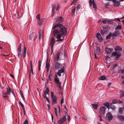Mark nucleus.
Segmentation results:
<instances>
[{
  "label": "nucleus",
  "instance_id": "obj_1",
  "mask_svg": "<svg viewBox=\"0 0 124 124\" xmlns=\"http://www.w3.org/2000/svg\"><path fill=\"white\" fill-rule=\"evenodd\" d=\"M52 29L54 30L53 31V36L56 37V35H60L62 37L66 35L67 33V29L62 24L58 23L53 26Z\"/></svg>",
  "mask_w": 124,
  "mask_h": 124
},
{
  "label": "nucleus",
  "instance_id": "obj_2",
  "mask_svg": "<svg viewBox=\"0 0 124 124\" xmlns=\"http://www.w3.org/2000/svg\"><path fill=\"white\" fill-rule=\"evenodd\" d=\"M11 92L13 95L14 98H15V93L13 90L8 87L6 88V91H3L2 92V95L5 100L8 99L9 97L8 95H10Z\"/></svg>",
  "mask_w": 124,
  "mask_h": 124
},
{
  "label": "nucleus",
  "instance_id": "obj_3",
  "mask_svg": "<svg viewBox=\"0 0 124 124\" xmlns=\"http://www.w3.org/2000/svg\"><path fill=\"white\" fill-rule=\"evenodd\" d=\"M51 94L52 101V104L53 105L57 103L58 97L55 95L54 93L53 92H51Z\"/></svg>",
  "mask_w": 124,
  "mask_h": 124
},
{
  "label": "nucleus",
  "instance_id": "obj_4",
  "mask_svg": "<svg viewBox=\"0 0 124 124\" xmlns=\"http://www.w3.org/2000/svg\"><path fill=\"white\" fill-rule=\"evenodd\" d=\"M32 61L31 60L30 61V64L31 70H30L29 72V78H30V77H36V75H34L33 70L32 66Z\"/></svg>",
  "mask_w": 124,
  "mask_h": 124
},
{
  "label": "nucleus",
  "instance_id": "obj_5",
  "mask_svg": "<svg viewBox=\"0 0 124 124\" xmlns=\"http://www.w3.org/2000/svg\"><path fill=\"white\" fill-rule=\"evenodd\" d=\"M61 54L60 52L57 53L53 56V61L54 62H58L59 60L60 55Z\"/></svg>",
  "mask_w": 124,
  "mask_h": 124
},
{
  "label": "nucleus",
  "instance_id": "obj_6",
  "mask_svg": "<svg viewBox=\"0 0 124 124\" xmlns=\"http://www.w3.org/2000/svg\"><path fill=\"white\" fill-rule=\"evenodd\" d=\"M54 68L56 70L61 69L62 67V65L58 62H54Z\"/></svg>",
  "mask_w": 124,
  "mask_h": 124
},
{
  "label": "nucleus",
  "instance_id": "obj_7",
  "mask_svg": "<svg viewBox=\"0 0 124 124\" xmlns=\"http://www.w3.org/2000/svg\"><path fill=\"white\" fill-rule=\"evenodd\" d=\"M112 56H116V60L118 59L121 56V54L119 52H114L112 54Z\"/></svg>",
  "mask_w": 124,
  "mask_h": 124
},
{
  "label": "nucleus",
  "instance_id": "obj_8",
  "mask_svg": "<svg viewBox=\"0 0 124 124\" xmlns=\"http://www.w3.org/2000/svg\"><path fill=\"white\" fill-rule=\"evenodd\" d=\"M39 37V39H43L44 36V31L43 30L39 29L38 31Z\"/></svg>",
  "mask_w": 124,
  "mask_h": 124
},
{
  "label": "nucleus",
  "instance_id": "obj_9",
  "mask_svg": "<svg viewBox=\"0 0 124 124\" xmlns=\"http://www.w3.org/2000/svg\"><path fill=\"white\" fill-rule=\"evenodd\" d=\"M54 80L56 84H57V87L60 90L62 89V87L61 86V82L59 81V80L58 78H55Z\"/></svg>",
  "mask_w": 124,
  "mask_h": 124
},
{
  "label": "nucleus",
  "instance_id": "obj_10",
  "mask_svg": "<svg viewBox=\"0 0 124 124\" xmlns=\"http://www.w3.org/2000/svg\"><path fill=\"white\" fill-rule=\"evenodd\" d=\"M22 44L21 43H19L18 48L17 49V50L19 51L18 53V56L19 58H21L22 51H21Z\"/></svg>",
  "mask_w": 124,
  "mask_h": 124
},
{
  "label": "nucleus",
  "instance_id": "obj_11",
  "mask_svg": "<svg viewBox=\"0 0 124 124\" xmlns=\"http://www.w3.org/2000/svg\"><path fill=\"white\" fill-rule=\"evenodd\" d=\"M66 117L65 116L57 121L58 124H63L66 121Z\"/></svg>",
  "mask_w": 124,
  "mask_h": 124
},
{
  "label": "nucleus",
  "instance_id": "obj_12",
  "mask_svg": "<svg viewBox=\"0 0 124 124\" xmlns=\"http://www.w3.org/2000/svg\"><path fill=\"white\" fill-rule=\"evenodd\" d=\"M106 108L104 107H101L99 110V113L101 116H102L105 113Z\"/></svg>",
  "mask_w": 124,
  "mask_h": 124
},
{
  "label": "nucleus",
  "instance_id": "obj_13",
  "mask_svg": "<svg viewBox=\"0 0 124 124\" xmlns=\"http://www.w3.org/2000/svg\"><path fill=\"white\" fill-rule=\"evenodd\" d=\"M65 67L63 66V67L59 70L57 72V74L59 76H61V74L63 73H64L65 72Z\"/></svg>",
  "mask_w": 124,
  "mask_h": 124
},
{
  "label": "nucleus",
  "instance_id": "obj_14",
  "mask_svg": "<svg viewBox=\"0 0 124 124\" xmlns=\"http://www.w3.org/2000/svg\"><path fill=\"white\" fill-rule=\"evenodd\" d=\"M65 67L63 66V67L59 70L57 72V74L59 76H61V74L63 73H64L65 72Z\"/></svg>",
  "mask_w": 124,
  "mask_h": 124
},
{
  "label": "nucleus",
  "instance_id": "obj_15",
  "mask_svg": "<svg viewBox=\"0 0 124 124\" xmlns=\"http://www.w3.org/2000/svg\"><path fill=\"white\" fill-rule=\"evenodd\" d=\"M96 36L98 40L100 42H101L103 40V39L99 33H97L96 34Z\"/></svg>",
  "mask_w": 124,
  "mask_h": 124
},
{
  "label": "nucleus",
  "instance_id": "obj_16",
  "mask_svg": "<svg viewBox=\"0 0 124 124\" xmlns=\"http://www.w3.org/2000/svg\"><path fill=\"white\" fill-rule=\"evenodd\" d=\"M55 40L54 38L53 37H52L51 40L50 41L49 45L51 46V47H53Z\"/></svg>",
  "mask_w": 124,
  "mask_h": 124
},
{
  "label": "nucleus",
  "instance_id": "obj_17",
  "mask_svg": "<svg viewBox=\"0 0 124 124\" xmlns=\"http://www.w3.org/2000/svg\"><path fill=\"white\" fill-rule=\"evenodd\" d=\"M56 38L57 39L55 40V41H63L64 39V37H62V38H61V37L60 35H56Z\"/></svg>",
  "mask_w": 124,
  "mask_h": 124
},
{
  "label": "nucleus",
  "instance_id": "obj_18",
  "mask_svg": "<svg viewBox=\"0 0 124 124\" xmlns=\"http://www.w3.org/2000/svg\"><path fill=\"white\" fill-rule=\"evenodd\" d=\"M119 32L118 31L116 30L113 33H112V37L113 38L114 37H116L119 34Z\"/></svg>",
  "mask_w": 124,
  "mask_h": 124
},
{
  "label": "nucleus",
  "instance_id": "obj_19",
  "mask_svg": "<svg viewBox=\"0 0 124 124\" xmlns=\"http://www.w3.org/2000/svg\"><path fill=\"white\" fill-rule=\"evenodd\" d=\"M36 36L35 37H34L33 34H31L27 36V38L28 39L30 40L33 39V40H35V38H36Z\"/></svg>",
  "mask_w": 124,
  "mask_h": 124
},
{
  "label": "nucleus",
  "instance_id": "obj_20",
  "mask_svg": "<svg viewBox=\"0 0 124 124\" xmlns=\"http://www.w3.org/2000/svg\"><path fill=\"white\" fill-rule=\"evenodd\" d=\"M113 116L110 112H108L106 115V118L109 120H111Z\"/></svg>",
  "mask_w": 124,
  "mask_h": 124
},
{
  "label": "nucleus",
  "instance_id": "obj_21",
  "mask_svg": "<svg viewBox=\"0 0 124 124\" xmlns=\"http://www.w3.org/2000/svg\"><path fill=\"white\" fill-rule=\"evenodd\" d=\"M121 115L120 113H119L118 114L117 118L121 121H124V114L123 116H121Z\"/></svg>",
  "mask_w": 124,
  "mask_h": 124
},
{
  "label": "nucleus",
  "instance_id": "obj_22",
  "mask_svg": "<svg viewBox=\"0 0 124 124\" xmlns=\"http://www.w3.org/2000/svg\"><path fill=\"white\" fill-rule=\"evenodd\" d=\"M113 2L114 3V5L117 6H118L120 5V1H116V0H112Z\"/></svg>",
  "mask_w": 124,
  "mask_h": 124
},
{
  "label": "nucleus",
  "instance_id": "obj_23",
  "mask_svg": "<svg viewBox=\"0 0 124 124\" xmlns=\"http://www.w3.org/2000/svg\"><path fill=\"white\" fill-rule=\"evenodd\" d=\"M122 48L118 46H116L115 48V52H117V51H122Z\"/></svg>",
  "mask_w": 124,
  "mask_h": 124
},
{
  "label": "nucleus",
  "instance_id": "obj_24",
  "mask_svg": "<svg viewBox=\"0 0 124 124\" xmlns=\"http://www.w3.org/2000/svg\"><path fill=\"white\" fill-rule=\"evenodd\" d=\"M113 103L115 104L117 103H121L122 102V101L120 100H118L116 99H114L112 101Z\"/></svg>",
  "mask_w": 124,
  "mask_h": 124
},
{
  "label": "nucleus",
  "instance_id": "obj_25",
  "mask_svg": "<svg viewBox=\"0 0 124 124\" xmlns=\"http://www.w3.org/2000/svg\"><path fill=\"white\" fill-rule=\"evenodd\" d=\"M52 13H54V10L56 6L54 4H52L51 5Z\"/></svg>",
  "mask_w": 124,
  "mask_h": 124
},
{
  "label": "nucleus",
  "instance_id": "obj_26",
  "mask_svg": "<svg viewBox=\"0 0 124 124\" xmlns=\"http://www.w3.org/2000/svg\"><path fill=\"white\" fill-rule=\"evenodd\" d=\"M26 48L25 46H24L23 51V58H24L26 54Z\"/></svg>",
  "mask_w": 124,
  "mask_h": 124
},
{
  "label": "nucleus",
  "instance_id": "obj_27",
  "mask_svg": "<svg viewBox=\"0 0 124 124\" xmlns=\"http://www.w3.org/2000/svg\"><path fill=\"white\" fill-rule=\"evenodd\" d=\"M58 21L60 23H62L64 21L63 18L61 16L59 17L58 18Z\"/></svg>",
  "mask_w": 124,
  "mask_h": 124
},
{
  "label": "nucleus",
  "instance_id": "obj_28",
  "mask_svg": "<svg viewBox=\"0 0 124 124\" xmlns=\"http://www.w3.org/2000/svg\"><path fill=\"white\" fill-rule=\"evenodd\" d=\"M111 51V49L110 48H106L105 49V51L107 54H109Z\"/></svg>",
  "mask_w": 124,
  "mask_h": 124
},
{
  "label": "nucleus",
  "instance_id": "obj_29",
  "mask_svg": "<svg viewBox=\"0 0 124 124\" xmlns=\"http://www.w3.org/2000/svg\"><path fill=\"white\" fill-rule=\"evenodd\" d=\"M122 29V27L121 25H117L116 27L115 28V30H120Z\"/></svg>",
  "mask_w": 124,
  "mask_h": 124
},
{
  "label": "nucleus",
  "instance_id": "obj_30",
  "mask_svg": "<svg viewBox=\"0 0 124 124\" xmlns=\"http://www.w3.org/2000/svg\"><path fill=\"white\" fill-rule=\"evenodd\" d=\"M43 19H39V21L38 22V24L40 25H42L43 24Z\"/></svg>",
  "mask_w": 124,
  "mask_h": 124
},
{
  "label": "nucleus",
  "instance_id": "obj_31",
  "mask_svg": "<svg viewBox=\"0 0 124 124\" xmlns=\"http://www.w3.org/2000/svg\"><path fill=\"white\" fill-rule=\"evenodd\" d=\"M91 105L94 109H96L98 107V105L97 104H91Z\"/></svg>",
  "mask_w": 124,
  "mask_h": 124
},
{
  "label": "nucleus",
  "instance_id": "obj_32",
  "mask_svg": "<svg viewBox=\"0 0 124 124\" xmlns=\"http://www.w3.org/2000/svg\"><path fill=\"white\" fill-rule=\"evenodd\" d=\"M93 6V8L95 9L97 8L96 4L94 0H92Z\"/></svg>",
  "mask_w": 124,
  "mask_h": 124
},
{
  "label": "nucleus",
  "instance_id": "obj_33",
  "mask_svg": "<svg viewBox=\"0 0 124 124\" xmlns=\"http://www.w3.org/2000/svg\"><path fill=\"white\" fill-rule=\"evenodd\" d=\"M111 37H112V32H110L108 35H107L106 37V39H109Z\"/></svg>",
  "mask_w": 124,
  "mask_h": 124
},
{
  "label": "nucleus",
  "instance_id": "obj_34",
  "mask_svg": "<svg viewBox=\"0 0 124 124\" xmlns=\"http://www.w3.org/2000/svg\"><path fill=\"white\" fill-rule=\"evenodd\" d=\"M103 105L105 106H106L108 108H109L110 104L108 102H105L103 103Z\"/></svg>",
  "mask_w": 124,
  "mask_h": 124
},
{
  "label": "nucleus",
  "instance_id": "obj_35",
  "mask_svg": "<svg viewBox=\"0 0 124 124\" xmlns=\"http://www.w3.org/2000/svg\"><path fill=\"white\" fill-rule=\"evenodd\" d=\"M110 108L112 110H114L115 108V107L112 104H111L109 105V106Z\"/></svg>",
  "mask_w": 124,
  "mask_h": 124
},
{
  "label": "nucleus",
  "instance_id": "obj_36",
  "mask_svg": "<svg viewBox=\"0 0 124 124\" xmlns=\"http://www.w3.org/2000/svg\"><path fill=\"white\" fill-rule=\"evenodd\" d=\"M42 61L40 60H39V71L40 70V67L41 66Z\"/></svg>",
  "mask_w": 124,
  "mask_h": 124
},
{
  "label": "nucleus",
  "instance_id": "obj_37",
  "mask_svg": "<svg viewBox=\"0 0 124 124\" xmlns=\"http://www.w3.org/2000/svg\"><path fill=\"white\" fill-rule=\"evenodd\" d=\"M46 90H45L44 92L45 93H47V94H48L49 93V88L48 87H46Z\"/></svg>",
  "mask_w": 124,
  "mask_h": 124
},
{
  "label": "nucleus",
  "instance_id": "obj_38",
  "mask_svg": "<svg viewBox=\"0 0 124 124\" xmlns=\"http://www.w3.org/2000/svg\"><path fill=\"white\" fill-rule=\"evenodd\" d=\"M50 65L49 63L48 62L47 60L46 63V68H49Z\"/></svg>",
  "mask_w": 124,
  "mask_h": 124
},
{
  "label": "nucleus",
  "instance_id": "obj_39",
  "mask_svg": "<svg viewBox=\"0 0 124 124\" xmlns=\"http://www.w3.org/2000/svg\"><path fill=\"white\" fill-rule=\"evenodd\" d=\"M120 96H124V92L122 90H121L120 91Z\"/></svg>",
  "mask_w": 124,
  "mask_h": 124
},
{
  "label": "nucleus",
  "instance_id": "obj_40",
  "mask_svg": "<svg viewBox=\"0 0 124 124\" xmlns=\"http://www.w3.org/2000/svg\"><path fill=\"white\" fill-rule=\"evenodd\" d=\"M76 9V7H75L72 10V14L73 15L75 16V10Z\"/></svg>",
  "mask_w": 124,
  "mask_h": 124
},
{
  "label": "nucleus",
  "instance_id": "obj_41",
  "mask_svg": "<svg viewBox=\"0 0 124 124\" xmlns=\"http://www.w3.org/2000/svg\"><path fill=\"white\" fill-rule=\"evenodd\" d=\"M119 113L121 114L123 112V108H120L119 109Z\"/></svg>",
  "mask_w": 124,
  "mask_h": 124
},
{
  "label": "nucleus",
  "instance_id": "obj_42",
  "mask_svg": "<svg viewBox=\"0 0 124 124\" xmlns=\"http://www.w3.org/2000/svg\"><path fill=\"white\" fill-rule=\"evenodd\" d=\"M54 112H55V116H58V115L57 113V109L56 108H54Z\"/></svg>",
  "mask_w": 124,
  "mask_h": 124
},
{
  "label": "nucleus",
  "instance_id": "obj_43",
  "mask_svg": "<svg viewBox=\"0 0 124 124\" xmlns=\"http://www.w3.org/2000/svg\"><path fill=\"white\" fill-rule=\"evenodd\" d=\"M119 72L122 75H123L124 76V69L121 70L119 71Z\"/></svg>",
  "mask_w": 124,
  "mask_h": 124
},
{
  "label": "nucleus",
  "instance_id": "obj_44",
  "mask_svg": "<svg viewBox=\"0 0 124 124\" xmlns=\"http://www.w3.org/2000/svg\"><path fill=\"white\" fill-rule=\"evenodd\" d=\"M96 50L98 53H100V49L99 47H96Z\"/></svg>",
  "mask_w": 124,
  "mask_h": 124
},
{
  "label": "nucleus",
  "instance_id": "obj_45",
  "mask_svg": "<svg viewBox=\"0 0 124 124\" xmlns=\"http://www.w3.org/2000/svg\"><path fill=\"white\" fill-rule=\"evenodd\" d=\"M19 104L21 105V107H22L23 109L24 108V107L22 103L20 101L19 102Z\"/></svg>",
  "mask_w": 124,
  "mask_h": 124
},
{
  "label": "nucleus",
  "instance_id": "obj_46",
  "mask_svg": "<svg viewBox=\"0 0 124 124\" xmlns=\"http://www.w3.org/2000/svg\"><path fill=\"white\" fill-rule=\"evenodd\" d=\"M77 1V0H73L71 3L70 5H73Z\"/></svg>",
  "mask_w": 124,
  "mask_h": 124
},
{
  "label": "nucleus",
  "instance_id": "obj_47",
  "mask_svg": "<svg viewBox=\"0 0 124 124\" xmlns=\"http://www.w3.org/2000/svg\"><path fill=\"white\" fill-rule=\"evenodd\" d=\"M80 6H81V5L80 4H78V5L77 7V10H79L80 9Z\"/></svg>",
  "mask_w": 124,
  "mask_h": 124
},
{
  "label": "nucleus",
  "instance_id": "obj_48",
  "mask_svg": "<svg viewBox=\"0 0 124 124\" xmlns=\"http://www.w3.org/2000/svg\"><path fill=\"white\" fill-rule=\"evenodd\" d=\"M107 23L108 24H111L112 23V21L111 20H108L107 21Z\"/></svg>",
  "mask_w": 124,
  "mask_h": 124
},
{
  "label": "nucleus",
  "instance_id": "obj_49",
  "mask_svg": "<svg viewBox=\"0 0 124 124\" xmlns=\"http://www.w3.org/2000/svg\"><path fill=\"white\" fill-rule=\"evenodd\" d=\"M63 97H62L61 99V104L62 105V103H63Z\"/></svg>",
  "mask_w": 124,
  "mask_h": 124
},
{
  "label": "nucleus",
  "instance_id": "obj_50",
  "mask_svg": "<svg viewBox=\"0 0 124 124\" xmlns=\"http://www.w3.org/2000/svg\"><path fill=\"white\" fill-rule=\"evenodd\" d=\"M51 52L50 54H52V53L53 52V47H51Z\"/></svg>",
  "mask_w": 124,
  "mask_h": 124
},
{
  "label": "nucleus",
  "instance_id": "obj_51",
  "mask_svg": "<svg viewBox=\"0 0 124 124\" xmlns=\"http://www.w3.org/2000/svg\"><path fill=\"white\" fill-rule=\"evenodd\" d=\"M28 122L27 120H26L24 122L23 124H28Z\"/></svg>",
  "mask_w": 124,
  "mask_h": 124
},
{
  "label": "nucleus",
  "instance_id": "obj_52",
  "mask_svg": "<svg viewBox=\"0 0 124 124\" xmlns=\"http://www.w3.org/2000/svg\"><path fill=\"white\" fill-rule=\"evenodd\" d=\"M36 18L38 20L40 19V15L38 14V15H37L36 16Z\"/></svg>",
  "mask_w": 124,
  "mask_h": 124
},
{
  "label": "nucleus",
  "instance_id": "obj_53",
  "mask_svg": "<svg viewBox=\"0 0 124 124\" xmlns=\"http://www.w3.org/2000/svg\"><path fill=\"white\" fill-rule=\"evenodd\" d=\"M60 6L59 5H57V8L56 9V10L57 11H58L59 8Z\"/></svg>",
  "mask_w": 124,
  "mask_h": 124
},
{
  "label": "nucleus",
  "instance_id": "obj_54",
  "mask_svg": "<svg viewBox=\"0 0 124 124\" xmlns=\"http://www.w3.org/2000/svg\"><path fill=\"white\" fill-rule=\"evenodd\" d=\"M43 96L44 98H46V97H46V93H45L44 92Z\"/></svg>",
  "mask_w": 124,
  "mask_h": 124
},
{
  "label": "nucleus",
  "instance_id": "obj_55",
  "mask_svg": "<svg viewBox=\"0 0 124 124\" xmlns=\"http://www.w3.org/2000/svg\"><path fill=\"white\" fill-rule=\"evenodd\" d=\"M52 73H49V74L48 77V78H51L52 76Z\"/></svg>",
  "mask_w": 124,
  "mask_h": 124
},
{
  "label": "nucleus",
  "instance_id": "obj_56",
  "mask_svg": "<svg viewBox=\"0 0 124 124\" xmlns=\"http://www.w3.org/2000/svg\"><path fill=\"white\" fill-rule=\"evenodd\" d=\"M51 80V78H48L47 79V83H48L49 81H50Z\"/></svg>",
  "mask_w": 124,
  "mask_h": 124
},
{
  "label": "nucleus",
  "instance_id": "obj_57",
  "mask_svg": "<svg viewBox=\"0 0 124 124\" xmlns=\"http://www.w3.org/2000/svg\"><path fill=\"white\" fill-rule=\"evenodd\" d=\"M21 17H22V16H20L19 15H17V17L19 19H20V18H21Z\"/></svg>",
  "mask_w": 124,
  "mask_h": 124
},
{
  "label": "nucleus",
  "instance_id": "obj_58",
  "mask_svg": "<svg viewBox=\"0 0 124 124\" xmlns=\"http://www.w3.org/2000/svg\"><path fill=\"white\" fill-rule=\"evenodd\" d=\"M67 119H68V121H69L70 119V116H68L67 117Z\"/></svg>",
  "mask_w": 124,
  "mask_h": 124
},
{
  "label": "nucleus",
  "instance_id": "obj_59",
  "mask_svg": "<svg viewBox=\"0 0 124 124\" xmlns=\"http://www.w3.org/2000/svg\"><path fill=\"white\" fill-rule=\"evenodd\" d=\"M102 22L103 23H105L106 22V20H103Z\"/></svg>",
  "mask_w": 124,
  "mask_h": 124
},
{
  "label": "nucleus",
  "instance_id": "obj_60",
  "mask_svg": "<svg viewBox=\"0 0 124 124\" xmlns=\"http://www.w3.org/2000/svg\"><path fill=\"white\" fill-rule=\"evenodd\" d=\"M106 78H99L100 80H104Z\"/></svg>",
  "mask_w": 124,
  "mask_h": 124
},
{
  "label": "nucleus",
  "instance_id": "obj_61",
  "mask_svg": "<svg viewBox=\"0 0 124 124\" xmlns=\"http://www.w3.org/2000/svg\"><path fill=\"white\" fill-rule=\"evenodd\" d=\"M46 101H48V103H50V101H49V100L48 99L47 97H46Z\"/></svg>",
  "mask_w": 124,
  "mask_h": 124
},
{
  "label": "nucleus",
  "instance_id": "obj_62",
  "mask_svg": "<svg viewBox=\"0 0 124 124\" xmlns=\"http://www.w3.org/2000/svg\"><path fill=\"white\" fill-rule=\"evenodd\" d=\"M117 65V64H115L114 65H113V68H115V67H116Z\"/></svg>",
  "mask_w": 124,
  "mask_h": 124
},
{
  "label": "nucleus",
  "instance_id": "obj_63",
  "mask_svg": "<svg viewBox=\"0 0 124 124\" xmlns=\"http://www.w3.org/2000/svg\"><path fill=\"white\" fill-rule=\"evenodd\" d=\"M111 84V83L110 82L108 83L107 85V86L108 87Z\"/></svg>",
  "mask_w": 124,
  "mask_h": 124
},
{
  "label": "nucleus",
  "instance_id": "obj_64",
  "mask_svg": "<svg viewBox=\"0 0 124 124\" xmlns=\"http://www.w3.org/2000/svg\"><path fill=\"white\" fill-rule=\"evenodd\" d=\"M10 76L12 78H14L15 76L14 75H13L12 74H10Z\"/></svg>",
  "mask_w": 124,
  "mask_h": 124
}]
</instances>
